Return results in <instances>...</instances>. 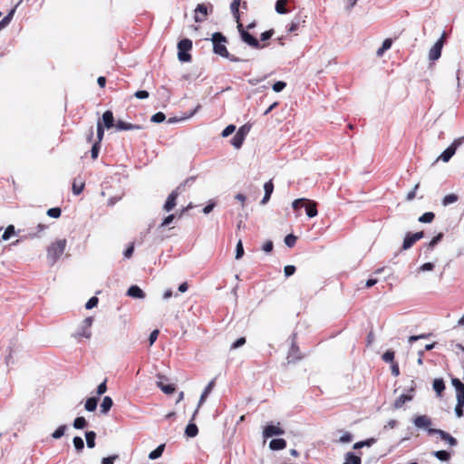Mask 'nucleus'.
Instances as JSON below:
<instances>
[{"mask_svg": "<svg viewBox=\"0 0 464 464\" xmlns=\"http://www.w3.org/2000/svg\"><path fill=\"white\" fill-rule=\"evenodd\" d=\"M212 42H213V52L216 54H218L224 58H227L232 62L239 61L238 58H236L235 56L230 55V53H228L227 46L225 44L227 43V38L221 33H218V32L214 33L212 34Z\"/></svg>", "mask_w": 464, "mask_h": 464, "instance_id": "obj_1", "label": "nucleus"}, {"mask_svg": "<svg viewBox=\"0 0 464 464\" xmlns=\"http://www.w3.org/2000/svg\"><path fill=\"white\" fill-rule=\"evenodd\" d=\"M66 239H59L53 242L47 249V257L52 263H55L63 254L66 247Z\"/></svg>", "mask_w": 464, "mask_h": 464, "instance_id": "obj_2", "label": "nucleus"}, {"mask_svg": "<svg viewBox=\"0 0 464 464\" xmlns=\"http://www.w3.org/2000/svg\"><path fill=\"white\" fill-rule=\"evenodd\" d=\"M192 49V41L185 38L178 43V58L182 63L190 62L192 57L189 51Z\"/></svg>", "mask_w": 464, "mask_h": 464, "instance_id": "obj_3", "label": "nucleus"}, {"mask_svg": "<svg viewBox=\"0 0 464 464\" xmlns=\"http://www.w3.org/2000/svg\"><path fill=\"white\" fill-rule=\"evenodd\" d=\"M464 140L463 138L456 139L436 160H442L443 162H448L453 157V155L456 153V150L459 146L462 144Z\"/></svg>", "mask_w": 464, "mask_h": 464, "instance_id": "obj_4", "label": "nucleus"}, {"mask_svg": "<svg viewBox=\"0 0 464 464\" xmlns=\"http://www.w3.org/2000/svg\"><path fill=\"white\" fill-rule=\"evenodd\" d=\"M237 29H238V32L240 33L241 39L246 44H247L249 46L256 48V49H260L265 46V45H261L256 37H254L247 31H246L241 23L237 24Z\"/></svg>", "mask_w": 464, "mask_h": 464, "instance_id": "obj_5", "label": "nucleus"}, {"mask_svg": "<svg viewBox=\"0 0 464 464\" xmlns=\"http://www.w3.org/2000/svg\"><path fill=\"white\" fill-rule=\"evenodd\" d=\"M92 317H86L81 325L80 330L75 334V337L81 339L82 337L90 339L92 336L91 326L92 324Z\"/></svg>", "mask_w": 464, "mask_h": 464, "instance_id": "obj_6", "label": "nucleus"}, {"mask_svg": "<svg viewBox=\"0 0 464 464\" xmlns=\"http://www.w3.org/2000/svg\"><path fill=\"white\" fill-rule=\"evenodd\" d=\"M422 237H424L423 231L416 232L414 234L407 233L404 237L401 249L407 250L411 248L418 240L421 239Z\"/></svg>", "mask_w": 464, "mask_h": 464, "instance_id": "obj_7", "label": "nucleus"}, {"mask_svg": "<svg viewBox=\"0 0 464 464\" xmlns=\"http://www.w3.org/2000/svg\"><path fill=\"white\" fill-rule=\"evenodd\" d=\"M99 124L102 126V130L105 129L110 130L112 127H115V121L113 117V113L111 111H106L103 112L102 120H99L97 122V127Z\"/></svg>", "mask_w": 464, "mask_h": 464, "instance_id": "obj_8", "label": "nucleus"}, {"mask_svg": "<svg viewBox=\"0 0 464 464\" xmlns=\"http://www.w3.org/2000/svg\"><path fill=\"white\" fill-rule=\"evenodd\" d=\"M104 137V130H102V126L99 124L97 128V140L92 144V150H91V155L92 160H96L99 155V151L101 149V142L102 141Z\"/></svg>", "mask_w": 464, "mask_h": 464, "instance_id": "obj_9", "label": "nucleus"}, {"mask_svg": "<svg viewBox=\"0 0 464 464\" xmlns=\"http://www.w3.org/2000/svg\"><path fill=\"white\" fill-rule=\"evenodd\" d=\"M444 44V34L435 43L429 53V58L434 62L438 60L441 55V50Z\"/></svg>", "mask_w": 464, "mask_h": 464, "instance_id": "obj_10", "label": "nucleus"}, {"mask_svg": "<svg viewBox=\"0 0 464 464\" xmlns=\"http://www.w3.org/2000/svg\"><path fill=\"white\" fill-rule=\"evenodd\" d=\"M428 434L429 435L438 434L442 440L448 442L450 446L457 445V440L454 437H452L450 433H448L442 430L428 429Z\"/></svg>", "mask_w": 464, "mask_h": 464, "instance_id": "obj_11", "label": "nucleus"}, {"mask_svg": "<svg viewBox=\"0 0 464 464\" xmlns=\"http://www.w3.org/2000/svg\"><path fill=\"white\" fill-rule=\"evenodd\" d=\"M413 423L416 427L428 430V429H431L432 421L427 415H419L414 418Z\"/></svg>", "mask_w": 464, "mask_h": 464, "instance_id": "obj_12", "label": "nucleus"}, {"mask_svg": "<svg viewBox=\"0 0 464 464\" xmlns=\"http://www.w3.org/2000/svg\"><path fill=\"white\" fill-rule=\"evenodd\" d=\"M208 6L205 4H198L195 9L194 19L196 22L200 23L207 19Z\"/></svg>", "mask_w": 464, "mask_h": 464, "instance_id": "obj_13", "label": "nucleus"}, {"mask_svg": "<svg viewBox=\"0 0 464 464\" xmlns=\"http://www.w3.org/2000/svg\"><path fill=\"white\" fill-rule=\"evenodd\" d=\"M284 430H282L278 425H267L265 427L263 434L265 438H271L273 436L282 435L284 434Z\"/></svg>", "mask_w": 464, "mask_h": 464, "instance_id": "obj_14", "label": "nucleus"}, {"mask_svg": "<svg viewBox=\"0 0 464 464\" xmlns=\"http://www.w3.org/2000/svg\"><path fill=\"white\" fill-rule=\"evenodd\" d=\"M179 188H177L176 189H174L168 197L165 204H164V209L166 211H170L171 209H173L176 206V200L179 197Z\"/></svg>", "mask_w": 464, "mask_h": 464, "instance_id": "obj_15", "label": "nucleus"}, {"mask_svg": "<svg viewBox=\"0 0 464 464\" xmlns=\"http://www.w3.org/2000/svg\"><path fill=\"white\" fill-rule=\"evenodd\" d=\"M115 128L117 130H140L142 127L139 124H132V123L125 122L123 121L119 120L115 124Z\"/></svg>", "mask_w": 464, "mask_h": 464, "instance_id": "obj_16", "label": "nucleus"}, {"mask_svg": "<svg viewBox=\"0 0 464 464\" xmlns=\"http://www.w3.org/2000/svg\"><path fill=\"white\" fill-rule=\"evenodd\" d=\"M304 207H305V210H306V215L309 218H314V217L317 216L318 211H317L316 202L306 198Z\"/></svg>", "mask_w": 464, "mask_h": 464, "instance_id": "obj_17", "label": "nucleus"}, {"mask_svg": "<svg viewBox=\"0 0 464 464\" xmlns=\"http://www.w3.org/2000/svg\"><path fill=\"white\" fill-rule=\"evenodd\" d=\"M85 182L81 178L74 179L72 186V189L74 195H80L84 189Z\"/></svg>", "mask_w": 464, "mask_h": 464, "instance_id": "obj_18", "label": "nucleus"}, {"mask_svg": "<svg viewBox=\"0 0 464 464\" xmlns=\"http://www.w3.org/2000/svg\"><path fill=\"white\" fill-rule=\"evenodd\" d=\"M304 23L305 21L301 17H295L289 24V27L287 29L288 33H295L301 27L304 26Z\"/></svg>", "mask_w": 464, "mask_h": 464, "instance_id": "obj_19", "label": "nucleus"}, {"mask_svg": "<svg viewBox=\"0 0 464 464\" xmlns=\"http://www.w3.org/2000/svg\"><path fill=\"white\" fill-rule=\"evenodd\" d=\"M215 384H216V381L214 379V380L210 381L209 383L206 386L205 390L203 391V392L200 396L198 409L204 403L207 397L208 396V394L211 392V391L215 387Z\"/></svg>", "mask_w": 464, "mask_h": 464, "instance_id": "obj_20", "label": "nucleus"}, {"mask_svg": "<svg viewBox=\"0 0 464 464\" xmlns=\"http://www.w3.org/2000/svg\"><path fill=\"white\" fill-rule=\"evenodd\" d=\"M127 295L133 298L139 299H142L145 297V293L138 285H131L128 289Z\"/></svg>", "mask_w": 464, "mask_h": 464, "instance_id": "obj_21", "label": "nucleus"}, {"mask_svg": "<svg viewBox=\"0 0 464 464\" xmlns=\"http://www.w3.org/2000/svg\"><path fill=\"white\" fill-rule=\"evenodd\" d=\"M264 189H265V195L261 201L262 204L267 203L268 200L270 199L271 194L273 193L274 184H273L272 180H269L265 183Z\"/></svg>", "mask_w": 464, "mask_h": 464, "instance_id": "obj_22", "label": "nucleus"}, {"mask_svg": "<svg viewBox=\"0 0 464 464\" xmlns=\"http://www.w3.org/2000/svg\"><path fill=\"white\" fill-rule=\"evenodd\" d=\"M413 396L411 394H401L394 401L393 407L395 409L401 408L407 401H411Z\"/></svg>", "mask_w": 464, "mask_h": 464, "instance_id": "obj_23", "label": "nucleus"}, {"mask_svg": "<svg viewBox=\"0 0 464 464\" xmlns=\"http://www.w3.org/2000/svg\"><path fill=\"white\" fill-rule=\"evenodd\" d=\"M269 447L273 450H284L286 447V441L284 439H274L270 441Z\"/></svg>", "mask_w": 464, "mask_h": 464, "instance_id": "obj_24", "label": "nucleus"}, {"mask_svg": "<svg viewBox=\"0 0 464 464\" xmlns=\"http://www.w3.org/2000/svg\"><path fill=\"white\" fill-rule=\"evenodd\" d=\"M241 0H233L230 5L231 12L237 21V23H240V14H239V6Z\"/></svg>", "mask_w": 464, "mask_h": 464, "instance_id": "obj_25", "label": "nucleus"}, {"mask_svg": "<svg viewBox=\"0 0 464 464\" xmlns=\"http://www.w3.org/2000/svg\"><path fill=\"white\" fill-rule=\"evenodd\" d=\"M343 464H362V459L353 452H347L345 454V462Z\"/></svg>", "mask_w": 464, "mask_h": 464, "instance_id": "obj_26", "label": "nucleus"}, {"mask_svg": "<svg viewBox=\"0 0 464 464\" xmlns=\"http://www.w3.org/2000/svg\"><path fill=\"white\" fill-rule=\"evenodd\" d=\"M113 405L112 399L109 396H105L101 404V411L106 414Z\"/></svg>", "mask_w": 464, "mask_h": 464, "instance_id": "obj_27", "label": "nucleus"}, {"mask_svg": "<svg viewBox=\"0 0 464 464\" xmlns=\"http://www.w3.org/2000/svg\"><path fill=\"white\" fill-rule=\"evenodd\" d=\"M287 2L288 0H277L276 3V11L281 14L288 13V10L286 9Z\"/></svg>", "mask_w": 464, "mask_h": 464, "instance_id": "obj_28", "label": "nucleus"}, {"mask_svg": "<svg viewBox=\"0 0 464 464\" xmlns=\"http://www.w3.org/2000/svg\"><path fill=\"white\" fill-rule=\"evenodd\" d=\"M433 389L439 396L445 390V383L442 379H435L433 381Z\"/></svg>", "mask_w": 464, "mask_h": 464, "instance_id": "obj_29", "label": "nucleus"}, {"mask_svg": "<svg viewBox=\"0 0 464 464\" xmlns=\"http://www.w3.org/2000/svg\"><path fill=\"white\" fill-rule=\"evenodd\" d=\"M15 13V7H14L8 14L5 15L1 21H0V31L5 28L11 20L13 19V16Z\"/></svg>", "mask_w": 464, "mask_h": 464, "instance_id": "obj_30", "label": "nucleus"}, {"mask_svg": "<svg viewBox=\"0 0 464 464\" xmlns=\"http://www.w3.org/2000/svg\"><path fill=\"white\" fill-rule=\"evenodd\" d=\"M198 433V429L197 427L196 424L194 423H189L187 427H186V430H185V434L189 437V438H193L195 436H197Z\"/></svg>", "mask_w": 464, "mask_h": 464, "instance_id": "obj_31", "label": "nucleus"}, {"mask_svg": "<svg viewBox=\"0 0 464 464\" xmlns=\"http://www.w3.org/2000/svg\"><path fill=\"white\" fill-rule=\"evenodd\" d=\"M164 450H165V444H160V446H158L154 450H152L149 454V458L150 459H156L161 457Z\"/></svg>", "mask_w": 464, "mask_h": 464, "instance_id": "obj_32", "label": "nucleus"}, {"mask_svg": "<svg viewBox=\"0 0 464 464\" xmlns=\"http://www.w3.org/2000/svg\"><path fill=\"white\" fill-rule=\"evenodd\" d=\"M97 403H98L97 398H95V397L88 398L87 401H85V409L88 411H93L96 410Z\"/></svg>", "mask_w": 464, "mask_h": 464, "instance_id": "obj_33", "label": "nucleus"}, {"mask_svg": "<svg viewBox=\"0 0 464 464\" xmlns=\"http://www.w3.org/2000/svg\"><path fill=\"white\" fill-rule=\"evenodd\" d=\"M85 437L88 448H94L96 433L94 431H87Z\"/></svg>", "mask_w": 464, "mask_h": 464, "instance_id": "obj_34", "label": "nucleus"}, {"mask_svg": "<svg viewBox=\"0 0 464 464\" xmlns=\"http://www.w3.org/2000/svg\"><path fill=\"white\" fill-rule=\"evenodd\" d=\"M433 455L441 461H448L450 459V454L446 450L434 451Z\"/></svg>", "mask_w": 464, "mask_h": 464, "instance_id": "obj_35", "label": "nucleus"}, {"mask_svg": "<svg viewBox=\"0 0 464 464\" xmlns=\"http://www.w3.org/2000/svg\"><path fill=\"white\" fill-rule=\"evenodd\" d=\"M435 218V214L433 212H425L419 218V221L421 223H430Z\"/></svg>", "mask_w": 464, "mask_h": 464, "instance_id": "obj_36", "label": "nucleus"}, {"mask_svg": "<svg viewBox=\"0 0 464 464\" xmlns=\"http://www.w3.org/2000/svg\"><path fill=\"white\" fill-rule=\"evenodd\" d=\"M245 140V138H243L241 135H239L238 133H236L235 136L233 137L232 140H231V144L236 148V149H240L243 142Z\"/></svg>", "mask_w": 464, "mask_h": 464, "instance_id": "obj_37", "label": "nucleus"}, {"mask_svg": "<svg viewBox=\"0 0 464 464\" xmlns=\"http://www.w3.org/2000/svg\"><path fill=\"white\" fill-rule=\"evenodd\" d=\"M459 199V197L455 194H449L447 196H445L442 199V204L444 206H448L450 204H453L455 202H457Z\"/></svg>", "mask_w": 464, "mask_h": 464, "instance_id": "obj_38", "label": "nucleus"}, {"mask_svg": "<svg viewBox=\"0 0 464 464\" xmlns=\"http://www.w3.org/2000/svg\"><path fill=\"white\" fill-rule=\"evenodd\" d=\"M443 238V233H439L435 236L427 245L429 250H432L433 247Z\"/></svg>", "mask_w": 464, "mask_h": 464, "instance_id": "obj_39", "label": "nucleus"}, {"mask_svg": "<svg viewBox=\"0 0 464 464\" xmlns=\"http://www.w3.org/2000/svg\"><path fill=\"white\" fill-rule=\"evenodd\" d=\"M87 425V421L84 417H77L73 421V427L75 429H83Z\"/></svg>", "mask_w": 464, "mask_h": 464, "instance_id": "obj_40", "label": "nucleus"}, {"mask_svg": "<svg viewBox=\"0 0 464 464\" xmlns=\"http://www.w3.org/2000/svg\"><path fill=\"white\" fill-rule=\"evenodd\" d=\"M14 234V227L13 225H9L4 234L2 235L3 240H8Z\"/></svg>", "mask_w": 464, "mask_h": 464, "instance_id": "obj_41", "label": "nucleus"}, {"mask_svg": "<svg viewBox=\"0 0 464 464\" xmlns=\"http://www.w3.org/2000/svg\"><path fill=\"white\" fill-rule=\"evenodd\" d=\"M65 430H66V426L61 425L53 431V433L52 434V437L56 440L62 438L64 435Z\"/></svg>", "mask_w": 464, "mask_h": 464, "instance_id": "obj_42", "label": "nucleus"}, {"mask_svg": "<svg viewBox=\"0 0 464 464\" xmlns=\"http://www.w3.org/2000/svg\"><path fill=\"white\" fill-rule=\"evenodd\" d=\"M296 240L297 237L293 234H289L285 237V243L289 247L295 246Z\"/></svg>", "mask_w": 464, "mask_h": 464, "instance_id": "obj_43", "label": "nucleus"}, {"mask_svg": "<svg viewBox=\"0 0 464 464\" xmlns=\"http://www.w3.org/2000/svg\"><path fill=\"white\" fill-rule=\"evenodd\" d=\"M62 210L60 208H52L47 210V215L53 218H58L61 217Z\"/></svg>", "mask_w": 464, "mask_h": 464, "instance_id": "obj_44", "label": "nucleus"}, {"mask_svg": "<svg viewBox=\"0 0 464 464\" xmlns=\"http://www.w3.org/2000/svg\"><path fill=\"white\" fill-rule=\"evenodd\" d=\"M244 256V247L242 240L239 239L236 246V259H240Z\"/></svg>", "mask_w": 464, "mask_h": 464, "instance_id": "obj_45", "label": "nucleus"}, {"mask_svg": "<svg viewBox=\"0 0 464 464\" xmlns=\"http://www.w3.org/2000/svg\"><path fill=\"white\" fill-rule=\"evenodd\" d=\"M374 441H375V440H374V439H370V440H362V441L356 442V443L353 445V449H354V450H358V449L362 448L363 446H368V447H370V446H371Z\"/></svg>", "mask_w": 464, "mask_h": 464, "instance_id": "obj_46", "label": "nucleus"}, {"mask_svg": "<svg viewBox=\"0 0 464 464\" xmlns=\"http://www.w3.org/2000/svg\"><path fill=\"white\" fill-rule=\"evenodd\" d=\"M73 445L77 451H82L84 448L83 440L81 437H74L73 438Z\"/></svg>", "mask_w": 464, "mask_h": 464, "instance_id": "obj_47", "label": "nucleus"}, {"mask_svg": "<svg viewBox=\"0 0 464 464\" xmlns=\"http://www.w3.org/2000/svg\"><path fill=\"white\" fill-rule=\"evenodd\" d=\"M451 383L455 387L457 393L464 392V384L458 378H453Z\"/></svg>", "mask_w": 464, "mask_h": 464, "instance_id": "obj_48", "label": "nucleus"}, {"mask_svg": "<svg viewBox=\"0 0 464 464\" xmlns=\"http://www.w3.org/2000/svg\"><path fill=\"white\" fill-rule=\"evenodd\" d=\"M394 352L388 350L382 354V360L386 362H393L394 361Z\"/></svg>", "mask_w": 464, "mask_h": 464, "instance_id": "obj_49", "label": "nucleus"}, {"mask_svg": "<svg viewBox=\"0 0 464 464\" xmlns=\"http://www.w3.org/2000/svg\"><path fill=\"white\" fill-rule=\"evenodd\" d=\"M165 119H166L165 114L161 111H159V112L155 113L154 115H152L151 121L156 122V123H160V122L164 121Z\"/></svg>", "mask_w": 464, "mask_h": 464, "instance_id": "obj_50", "label": "nucleus"}, {"mask_svg": "<svg viewBox=\"0 0 464 464\" xmlns=\"http://www.w3.org/2000/svg\"><path fill=\"white\" fill-rule=\"evenodd\" d=\"M306 198H297L293 201L292 207L295 210H298L300 208L304 207Z\"/></svg>", "mask_w": 464, "mask_h": 464, "instance_id": "obj_51", "label": "nucleus"}, {"mask_svg": "<svg viewBox=\"0 0 464 464\" xmlns=\"http://www.w3.org/2000/svg\"><path fill=\"white\" fill-rule=\"evenodd\" d=\"M250 129H251V126L250 125H247V124H245L243 126H241L238 130L237 131V133H238L239 135H241L243 138H246V136L248 134V132L250 131Z\"/></svg>", "mask_w": 464, "mask_h": 464, "instance_id": "obj_52", "label": "nucleus"}, {"mask_svg": "<svg viewBox=\"0 0 464 464\" xmlns=\"http://www.w3.org/2000/svg\"><path fill=\"white\" fill-rule=\"evenodd\" d=\"M99 299L96 296L91 297L88 302L85 304L86 309H92L98 304Z\"/></svg>", "mask_w": 464, "mask_h": 464, "instance_id": "obj_53", "label": "nucleus"}, {"mask_svg": "<svg viewBox=\"0 0 464 464\" xmlns=\"http://www.w3.org/2000/svg\"><path fill=\"white\" fill-rule=\"evenodd\" d=\"M285 86H286V83L285 82L278 81L273 84V90L276 92H279L283 91Z\"/></svg>", "mask_w": 464, "mask_h": 464, "instance_id": "obj_54", "label": "nucleus"}, {"mask_svg": "<svg viewBox=\"0 0 464 464\" xmlns=\"http://www.w3.org/2000/svg\"><path fill=\"white\" fill-rule=\"evenodd\" d=\"M236 130V126L233 125V124H230L228 126H227L223 131H222V136L223 137H228L229 135H231Z\"/></svg>", "mask_w": 464, "mask_h": 464, "instance_id": "obj_55", "label": "nucleus"}, {"mask_svg": "<svg viewBox=\"0 0 464 464\" xmlns=\"http://www.w3.org/2000/svg\"><path fill=\"white\" fill-rule=\"evenodd\" d=\"M160 334V331L158 329L153 330L149 337L150 346L153 345V343L156 342L158 336Z\"/></svg>", "mask_w": 464, "mask_h": 464, "instance_id": "obj_56", "label": "nucleus"}, {"mask_svg": "<svg viewBox=\"0 0 464 464\" xmlns=\"http://www.w3.org/2000/svg\"><path fill=\"white\" fill-rule=\"evenodd\" d=\"M107 380L105 379L99 386L97 387V394L99 396L102 395L107 391Z\"/></svg>", "mask_w": 464, "mask_h": 464, "instance_id": "obj_57", "label": "nucleus"}, {"mask_svg": "<svg viewBox=\"0 0 464 464\" xmlns=\"http://www.w3.org/2000/svg\"><path fill=\"white\" fill-rule=\"evenodd\" d=\"M176 388L173 384H167L166 386H161V391L166 394H172L175 392Z\"/></svg>", "mask_w": 464, "mask_h": 464, "instance_id": "obj_58", "label": "nucleus"}, {"mask_svg": "<svg viewBox=\"0 0 464 464\" xmlns=\"http://www.w3.org/2000/svg\"><path fill=\"white\" fill-rule=\"evenodd\" d=\"M275 34V31L274 29H270L268 31H266L264 33L261 34V41H266L268 39H270Z\"/></svg>", "mask_w": 464, "mask_h": 464, "instance_id": "obj_59", "label": "nucleus"}, {"mask_svg": "<svg viewBox=\"0 0 464 464\" xmlns=\"http://www.w3.org/2000/svg\"><path fill=\"white\" fill-rule=\"evenodd\" d=\"M246 343V338L240 337L235 343H232L231 349H237Z\"/></svg>", "mask_w": 464, "mask_h": 464, "instance_id": "obj_60", "label": "nucleus"}, {"mask_svg": "<svg viewBox=\"0 0 464 464\" xmlns=\"http://www.w3.org/2000/svg\"><path fill=\"white\" fill-rule=\"evenodd\" d=\"M419 187H420V184L419 183L416 184L414 186L413 189L407 194L406 199L408 201H411V200L415 198V197H416V190L419 188Z\"/></svg>", "mask_w": 464, "mask_h": 464, "instance_id": "obj_61", "label": "nucleus"}, {"mask_svg": "<svg viewBox=\"0 0 464 464\" xmlns=\"http://www.w3.org/2000/svg\"><path fill=\"white\" fill-rule=\"evenodd\" d=\"M353 440V435L349 432H345L343 436H341L339 441L342 443H348Z\"/></svg>", "mask_w": 464, "mask_h": 464, "instance_id": "obj_62", "label": "nucleus"}, {"mask_svg": "<svg viewBox=\"0 0 464 464\" xmlns=\"http://www.w3.org/2000/svg\"><path fill=\"white\" fill-rule=\"evenodd\" d=\"M284 271H285V276H290L295 274V266H291V265L285 266Z\"/></svg>", "mask_w": 464, "mask_h": 464, "instance_id": "obj_63", "label": "nucleus"}, {"mask_svg": "<svg viewBox=\"0 0 464 464\" xmlns=\"http://www.w3.org/2000/svg\"><path fill=\"white\" fill-rule=\"evenodd\" d=\"M118 459V455L110 456L107 458H103L102 464H113L115 459Z\"/></svg>", "mask_w": 464, "mask_h": 464, "instance_id": "obj_64", "label": "nucleus"}]
</instances>
